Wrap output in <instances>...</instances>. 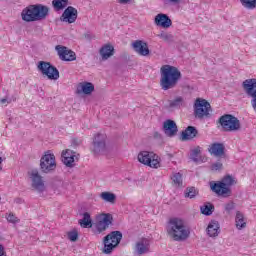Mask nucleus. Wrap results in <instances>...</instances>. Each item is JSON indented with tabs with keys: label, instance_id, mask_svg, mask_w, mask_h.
Instances as JSON below:
<instances>
[{
	"label": "nucleus",
	"instance_id": "e433bc0d",
	"mask_svg": "<svg viewBox=\"0 0 256 256\" xmlns=\"http://www.w3.org/2000/svg\"><path fill=\"white\" fill-rule=\"evenodd\" d=\"M240 2L246 9H255L256 7V0H240Z\"/></svg>",
	"mask_w": 256,
	"mask_h": 256
},
{
	"label": "nucleus",
	"instance_id": "58836bf2",
	"mask_svg": "<svg viewBox=\"0 0 256 256\" xmlns=\"http://www.w3.org/2000/svg\"><path fill=\"white\" fill-rule=\"evenodd\" d=\"M164 5H181L183 3V0H161Z\"/></svg>",
	"mask_w": 256,
	"mask_h": 256
},
{
	"label": "nucleus",
	"instance_id": "2eb2a0df",
	"mask_svg": "<svg viewBox=\"0 0 256 256\" xmlns=\"http://www.w3.org/2000/svg\"><path fill=\"white\" fill-rule=\"evenodd\" d=\"M30 179L32 181L31 187L34 191H37V193H44L46 191L47 186L45 185V181H43V177L39 175V172L32 171Z\"/></svg>",
	"mask_w": 256,
	"mask_h": 256
},
{
	"label": "nucleus",
	"instance_id": "f03ea898",
	"mask_svg": "<svg viewBox=\"0 0 256 256\" xmlns=\"http://www.w3.org/2000/svg\"><path fill=\"white\" fill-rule=\"evenodd\" d=\"M166 232L173 241H187L191 235V229L180 218H171L166 226Z\"/></svg>",
	"mask_w": 256,
	"mask_h": 256
},
{
	"label": "nucleus",
	"instance_id": "7ed1b4c3",
	"mask_svg": "<svg viewBox=\"0 0 256 256\" xmlns=\"http://www.w3.org/2000/svg\"><path fill=\"white\" fill-rule=\"evenodd\" d=\"M49 15V7L43 4L29 5L21 12V19L25 23H33L35 21H43Z\"/></svg>",
	"mask_w": 256,
	"mask_h": 256
},
{
	"label": "nucleus",
	"instance_id": "72a5a7b5",
	"mask_svg": "<svg viewBox=\"0 0 256 256\" xmlns=\"http://www.w3.org/2000/svg\"><path fill=\"white\" fill-rule=\"evenodd\" d=\"M171 179L174 187H183V175L181 173H173Z\"/></svg>",
	"mask_w": 256,
	"mask_h": 256
},
{
	"label": "nucleus",
	"instance_id": "6e6552de",
	"mask_svg": "<svg viewBox=\"0 0 256 256\" xmlns=\"http://www.w3.org/2000/svg\"><path fill=\"white\" fill-rule=\"evenodd\" d=\"M121 239H123V234H121V232L119 231H113L110 234H108L104 238L103 253L109 255V253H111V251H113V249H115V247H117V245L121 243Z\"/></svg>",
	"mask_w": 256,
	"mask_h": 256
},
{
	"label": "nucleus",
	"instance_id": "39448f33",
	"mask_svg": "<svg viewBox=\"0 0 256 256\" xmlns=\"http://www.w3.org/2000/svg\"><path fill=\"white\" fill-rule=\"evenodd\" d=\"M40 169L42 173H53L57 169V158L53 151L48 150L44 152L40 158Z\"/></svg>",
	"mask_w": 256,
	"mask_h": 256
},
{
	"label": "nucleus",
	"instance_id": "c9c22d12",
	"mask_svg": "<svg viewBox=\"0 0 256 256\" xmlns=\"http://www.w3.org/2000/svg\"><path fill=\"white\" fill-rule=\"evenodd\" d=\"M199 195V190H197L195 187H189L185 190V197H188V199H195Z\"/></svg>",
	"mask_w": 256,
	"mask_h": 256
},
{
	"label": "nucleus",
	"instance_id": "4be33fe9",
	"mask_svg": "<svg viewBox=\"0 0 256 256\" xmlns=\"http://www.w3.org/2000/svg\"><path fill=\"white\" fill-rule=\"evenodd\" d=\"M206 233L208 237H219V233H221V225L219 222L217 220H211L206 228Z\"/></svg>",
	"mask_w": 256,
	"mask_h": 256
},
{
	"label": "nucleus",
	"instance_id": "9b49d317",
	"mask_svg": "<svg viewBox=\"0 0 256 256\" xmlns=\"http://www.w3.org/2000/svg\"><path fill=\"white\" fill-rule=\"evenodd\" d=\"M242 87L248 97H251L252 109L256 113V78L246 79L242 83Z\"/></svg>",
	"mask_w": 256,
	"mask_h": 256
},
{
	"label": "nucleus",
	"instance_id": "5701e85b",
	"mask_svg": "<svg viewBox=\"0 0 256 256\" xmlns=\"http://www.w3.org/2000/svg\"><path fill=\"white\" fill-rule=\"evenodd\" d=\"M99 53L102 61H107L115 55V47L112 44H105L100 48Z\"/></svg>",
	"mask_w": 256,
	"mask_h": 256
},
{
	"label": "nucleus",
	"instance_id": "4468645a",
	"mask_svg": "<svg viewBox=\"0 0 256 256\" xmlns=\"http://www.w3.org/2000/svg\"><path fill=\"white\" fill-rule=\"evenodd\" d=\"M61 157H62V163L66 166V167H75L76 163L79 161V153L71 150V149H66L63 150L61 153Z\"/></svg>",
	"mask_w": 256,
	"mask_h": 256
},
{
	"label": "nucleus",
	"instance_id": "412c9836",
	"mask_svg": "<svg viewBox=\"0 0 256 256\" xmlns=\"http://www.w3.org/2000/svg\"><path fill=\"white\" fill-rule=\"evenodd\" d=\"M163 131L166 137H175L177 135V123L173 120H166L163 123Z\"/></svg>",
	"mask_w": 256,
	"mask_h": 256
},
{
	"label": "nucleus",
	"instance_id": "c85d7f7f",
	"mask_svg": "<svg viewBox=\"0 0 256 256\" xmlns=\"http://www.w3.org/2000/svg\"><path fill=\"white\" fill-rule=\"evenodd\" d=\"M80 227L83 229H91L93 227V220L91 219V214L85 212L82 219L79 220Z\"/></svg>",
	"mask_w": 256,
	"mask_h": 256
},
{
	"label": "nucleus",
	"instance_id": "4c0bfd02",
	"mask_svg": "<svg viewBox=\"0 0 256 256\" xmlns=\"http://www.w3.org/2000/svg\"><path fill=\"white\" fill-rule=\"evenodd\" d=\"M6 220L8 221V223H12L13 225L19 223V219L17 218V216H15V214L13 213H8L6 214Z\"/></svg>",
	"mask_w": 256,
	"mask_h": 256
},
{
	"label": "nucleus",
	"instance_id": "37998d69",
	"mask_svg": "<svg viewBox=\"0 0 256 256\" xmlns=\"http://www.w3.org/2000/svg\"><path fill=\"white\" fill-rule=\"evenodd\" d=\"M159 39H163V41H169V39L171 38V35H169L167 32H160V34H158Z\"/></svg>",
	"mask_w": 256,
	"mask_h": 256
},
{
	"label": "nucleus",
	"instance_id": "423d86ee",
	"mask_svg": "<svg viewBox=\"0 0 256 256\" xmlns=\"http://www.w3.org/2000/svg\"><path fill=\"white\" fill-rule=\"evenodd\" d=\"M113 224V215L111 213H100L95 216L93 228L96 233L107 231Z\"/></svg>",
	"mask_w": 256,
	"mask_h": 256
},
{
	"label": "nucleus",
	"instance_id": "c03bdc74",
	"mask_svg": "<svg viewBox=\"0 0 256 256\" xmlns=\"http://www.w3.org/2000/svg\"><path fill=\"white\" fill-rule=\"evenodd\" d=\"M118 3H120V5H133L135 0H118Z\"/></svg>",
	"mask_w": 256,
	"mask_h": 256
},
{
	"label": "nucleus",
	"instance_id": "ea45409f",
	"mask_svg": "<svg viewBox=\"0 0 256 256\" xmlns=\"http://www.w3.org/2000/svg\"><path fill=\"white\" fill-rule=\"evenodd\" d=\"M79 237V233H77V230H72L68 232V239L70 241H76Z\"/></svg>",
	"mask_w": 256,
	"mask_h": 256
},
{
	"label": "nucleus",
	"instance_id": "b1692460",
	"mask_svg": "<svg viewBox=\"0 0 256 256\" xmlns=\"http://www.w3.org/2000/svg\"><path fill=\"white\" fill-rule=\"evenodd\" d=\"M208 151L214 157H225V145L222 143H213L209 146Z\"/></svg>",
	"mask_w": 256,
	"mask_h": 256
},
{
	"label": "nucleus",
	"instance_id": "aec40b11",
	"mask_svg": "<svg viewBox=\"0 0 256 256\" xmlns=\"http://www.w3.org/2000/svg\"><path fill=\"white\" fill-rule=\"evenodd\" d=\"M93 91H95V84L88 81H82L76 87L78 95H91Z\"/></svg>",
	"mask_w": 256,
	"mask_h": 256
},
{
	"label": "nucleus",
	"instance_id": "20e7f679",
	"mask_svg": "<svg viewBox=\"0 0 256 256\" xmlns=\"http://www.w3.org/2000/svg\"><path fill=\"white\" fill-rule=\"evenodd\" d=\"M237 181L232 176H226L221 181H211L209 183L211 191L219 197H231V187L236 185Z\"/></svg>",
	"mask_w": 256,
	"mask_h": 256
},
{
	"label": "nucleus",
	"instance_id": "de8ad7c7",
	"mask_svg": "<svg viewBox=\"0 0 256 256\" xmlns=\"http://www.w3.org/2000/svg\"><path fill=\"white\" fill-rule=\"evenodd\" d=\"M3 163V158L0 157V171H2L3 167L1 166V164Z\"/></svg>",
	"mask_w": 256,
	"mask_h": 256
},
{
	"label": "nucleus",
	"instance_id": "f8f14e48",
	"mask_svg": "<svg viewBox=\"0 0 256 256\" xmlns=\"http://www.w3.org/2000/svg\"><path fill=\"white\" fill-rule=\"evenodd\" d=\"M134 255L142 256L151 252V238L142 237L134 245Z\"/></svg>",
	"mask_w": 256,
	"mask_h": 256
},
{
	"label": "nucleus",
	"instance_id": "6ab92c4d",
	"mask_svg": "<svg viewBox=\"0 0 256 256\" xmlns=\"http://www.w3.org/2000/svg\"><path fill=\"white\" fill-rule=\"evenodd\" d=\"M77 8L73 7V6H68L64 12L62 13L61 16V21H63V23H75V21H77Z\"/></svg>",
	"mask_w": 256,
	"mask_h": 256
},
{
	"label": "nucleus",
	"instance_id": "cd10ccee",
	"mask_svg": "<svg viewBox=\"0 0 256 256\" xmlns=\"http://www.w3.org/2000/svg\"><path fill=\"white\" fill-rule=\"evenodd\" d=\"M235 226H236V229H238L239 231L247 227V218H245V215L241 211L236 212Z\"/></svg>",
	"mask_w": 256,
	"mask_h": 256
},
{
	"label": "nucleus",
	"instance_id": "0eeeda50",
	"mask_svg": "<svg viewBox=\"0 0 256 256\" xmlns=\"http://www.w3.org/2000/svg\"><path fill=\"white\" fill-rule=\"evenodd\" d=\"M37 71L40 72L42 77L49 79V81H57L59 79V70L49 62L39 61L37 63Z\"/></svg>",
	"mask_w": 256,
	"mask_h": 256
},
{
	"label": "nucleus",
	"instance_id": "7c9ffc66",
	"mask_svg": "<svg viewBox=\"0 0 256 256\" xmlns=\"http://www.w3.org/2000/svg\"><path fill=\"white\" fill-rule=\"evenodd\" d=\"M152 151L142 150L137 154V161L141 165H144L146 167L149 157L151 156Z\"/></svg>",
	"mask_w": 256,
	"mask_h": 256
},
{
	"label": "nucleus",
	"instance_id": "dca6fc26",
	"mask_svg": "<svg viewBox=\"0 0 256 256\" xmlns=\"http://www.w3.org/2000/svg\"><path fill=\"white\" fill-rule=\"evenodd\" d=\"M59 59H61V61H75L77 59V54H75V52H73V50L63 46V45H57L55 47Z\"/></svg>",
	"mask_w": 256,
	"mask_h": 256
},
{
	"label": "nucleus",
	"instance_id": "c756f323",
	"mask_svg": "<svg viewBox=\"0 0 256 256\" xmlns=\"http://www.w3.org/2000/svg\"><path fill=\"white\" fill-rule=\"evenodd\" d=\"M197 137V129L193 126H189L185 131L182 132V141H189Z\"/></svg>",
	"mask_w": 256,
	"mask_h": 256
},
{
	"label": "nucleus",
	"instance_id": "a878e982",
	"mask_svg": "<svg viewBox=\"0 0 256 256\" xmlns=\"http://www.w3.org/2000/svg\"><path fill=\"white\" fill-rule=\"evenodd\" d=\"M203 151V148L201 146H196L190 150V159L194 163H203V156L201 155V152Z\"/></svg>",
	"mask_w": 256,
	"mask_h": 256
},
{
	"label": "nucleus",
	"instance_id": "f704fd0d",
	"mask_svg": "<svg viewBox=\"0 0 256 256\" xmlns=\"http://www.w3.org/2000/svg\"><path fill=\"white\" fill-rule=\"evenodd\" d=\"M215 207L211 203H206L201 206L200 211L202 215H212Z\"/></svg>",
	"mask_w": 256,
	"mask_h": 256
},
{
	"label": "nucleus",
	"instance_id": "f257e3e1",
	"mask_svg": "<svg viewBox=\"0 0 256 256\" xmlns=\"http://www.w3.org/2000/svg\"><path fill=\"white\" fill-rule=\"evenodd\" d=\"M181 80V71L177 67L165 64L160 68V87L162 91L175 89Z\"/></svg>",
	"mask_w": 256,
	"mask_h": 256
},
{
	"label": "nucleus",
	"instance_id": "a211bd4d",
	"mask_svg": "<svg viewBox=\"0 0 256 256\" xmlns=\"http://www.w3.org/2000/svg\"><path fill=\"white\" fill-rule=\"evenodd\" d=\"M132 48L137 53V55H140L141 57H147L151 53L149 50V45L147 42L143 40H136L132 42Z\"/></svg>",
	"mask_w": 256,
	"mask_h": 256
},
{
	"label": "nucleus",
	"instance_id": "9d476101",
	"mask_svg": "<svg viewBox=\"0 0 256 256\" xmlns=\"http://www.w3.org/2000/svg\"><path fill=\"white\" fill-rule=\"evenodd\" d=\"M220 125L224 131H239L241 123L232 115H224L220 118Z\"/></svg>",
	"mask_w": 256,
	"mask_h": 256
},
{
	"label": "nucleus",
	"instance_id": "09e8293b",
	"mask_svg": "<svg viewBox=\"0 0 256 256\" xmlns=\"http://www.w3.org/2000/svg\"><path fill=\"white\" fill-rule=\"evenodd\" d=\"M0 201H1V197H0Z\"/></svg>",
	"mask_w": 256,
	"mask_h": 256
},
{
	"label": "nucleus",
	"instance_id": "473e14b6",
	"mask_svg": "<svg viewBox=\"0 0 256 256\" xmlns=\"http://www.w3.org/2000/svg\"><path fill=\"white\" fill-rule=\"evenodd\" d=\"M69 5V0H53L52 1V7L55 9V11H63L65 7Z\"/></svg>",
	"mask_w": 256,
	"mask_h": 256
},
{
	"label": "nucleus",
	"instance_id": "1a4fd4ad",
	"mask_svg": "<svg viewBox=\"0 0 256 256\" xmlns=\"http://www.w3.org/2000/svg\"><path fill=\"white\" fill-rule=\"evenodd\" d=\"M211 113V104L202 98H197L194 103V115L198 119H203Z\"/></svg>",
	"mask_w": 256,
	"mask_h": 256
},
{
	"label": "nucleus",
	"instance_id": "79ce46f5",
	"mask_svg": "<svg viewBox=\"0 0 256 256\" xmlns=\"http://www.w3.org/2000/svg\"><path fill=\"white\" fill-rule=\"evenodd\" d=\"M224 209L225 211H227L228 213H231V211H233V209H235V203L234 202H228L224 205Z\"/></svg>",
	"mask_w": 256,
	"mask_h": 256
},
{
	"label": "nucleus",
	"instance_id": "bb28decb",
	"mask_svg": "<svg viewBox=\"0 0 256 256\" xmlns=\"http://www.w3.org/2000/svg\"><path fill=\"white\" fill-rule=\"evenodd\" d=\"M99 197L104 203H109L110 205H115L117 202V195L111 191H104Z\"/></svg>",
	"mask_w": 256,
	"mask_h": 256
},
{
	"label": "nucleus",
	"instance_id": "49530a36",
	"mask_svg": "<svg viewBox=\"0 0 256 256\" xmlns=\"http://www.w3.org/2000/svg\"><path fill=\"white\" fill-rule=\"evenodd\" d=\"M0 103L2 105L7 106V105H9V103H11V101L7 100V98H3V99L0 100Z\"/></svg>",
	"mask_w": 256,
	"mask_h": 256
},
{
	"label": "nucleus",
	"instance_id": "2f4dec72",
	"mask_svg": "<svg viewBox=\"0 0 256 256\" xmlns=\"http://www.w3.org/2000/svg\"><path fill=\"white\" fill-rule=\"evenodd\" d=\"M170 109H181V107H185V98L178 96L174 100L169 102Z\"/></svg>",
	"mask_w": 256,
	"mask_h": 256
},
{
	"label": "nucleus",
	"instance_id": "393cba45",
	"mask_svg": "<svg viewBox=\"0 0 256 256\" xmlns=\"http://www.w3.org/2000/svg\"><path fill=\"white\" fill-rule=\"evenodd\" d=\"M146 167H150V169H160L161 157L152 151L148 158V162L146 163Z\"/></svg>",
	"mask_w": 256,
	"mask_h": 256
},
{
	"label": "nucleus",
	"instance_id": "f3484780",
	"mask_svg": "<svg viewBox=\"0 0 256 256\" xmlns=\"http://www.w3.org/2000/svg\"><path fill=\"white\" fill-rule=\"evenodd\" d=\"M154 25L160 27L161 29H169L173 25V21L169 15L164 13H159L154 17Z\"/></svg>",
	"mask_w": 256,
	"mask_h": 256
},
{
	"label": "nucleus",
	"instance_id": "ddd939ff",
	"mask_svg": "<svg viewBox=\"0 0 256 256\" xmlns=\"http://www.w3.org/2000/svg\"><path fill=\"white\" fill-rule=\"evenodd\" d=\"M92 151L95 155H101L107 151V136L105 134H97L93 141Z\"/></svg>",
	"mask_w": 256,
	"mask_h": 256
},
{
	"label": "nucleus",
	"instance_id": "a18cd8bd",
	"mask_svg": "<svg viewBox=\"0 0 256 256\" xmlns=\"http://www.w3.org/2000/svg\"><path fill=\"white\" fill-rule=\"evenodd\" d=\"M0 256H7V252H5V247L0 244Z\"/></svg>",
	"mask_w": 256,
	"mask_h": 256
},
{
	"label": "nucleus",
	"instance_id": "a19ab883",
	"mask_svg": "<svg viewBox=\"0 0 256 256\" xmlns=\"http://www.w3.org/2000/svg\"><path fill=\"white\" fill-rule=\"evenodd\" d=\"M221 169H223V164L221 162H215L211 165L212 171H221Z\"/></svg>",
	"mask_w": 256,
	"mask_h": 256
}]
</instances>
